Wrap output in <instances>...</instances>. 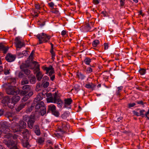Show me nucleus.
Masks as SVG:
<instances>
[{
	"mask_svg": "<svg viewBox=\"0 0 149 149\" xmlns=\"http://www.w3.org/2000/svg\"><path fill=\"white\" fill-rule=\"evenodd\" d=\"M37 111H36L34 112H32L30 116L25 115L23 116V120L24 121L27 122V126L31 129H32L33 127L34 123L37 117Z\"/></svg>",
	"mask_w": 149,
	"mask_h": 149,
	"instance_id": "nucleus-1",
	"label": "nucleus"
},
{
	"mask_svg": "<svg viewBox=\"0 0 149 149\" xmlns=\"http://www.w3.org/2000/svg\"><path fill=\"white\" fill-rule=\"evenodd\" d=\"M36 37L39 40V42L37 45L42 44L43 42H47L51 38L50 36H47L43 33L37 35Z\"/></svg>",
	"mask_w": 149,
	"mask_h": 149,
	"instance_id": "nucleus-2",
	"label": "nucleus"
},
{
	"mask_svg": "<svg viewBox=\"0 0 149 149\" xmlns=\"http://www.w3.org/2000/svg\"><path fill=\"white\" fill-rule=\"evenodd\" d=\"M26 127V122L22 120H20L17 125L14 128H13L14 132L21 131L22 129H25Z\"/></svg>",
	"mask_w": 149,
	"mask_h": 149,
	"instance_id": "nucleus-3",
	"label": "nucleus"
},
{
	"mask_svg": "<svg viewBox=\"0 0 149 149\" xmlns=\"http://www.w3.org/2000/svg\"><path fill=\"white\" fill-rule=\"evenodd\" d=\"M32 63L35 64V65L36 67V69L34 70V73H35L36 72L38 71L37 72L36 75V77L38 81H40L43 77V75L39 71L40 70V65L38 64V63L36 61H33Z\"/></svg>",
	"mask_w": 149,
	"mask_h": 149,
	"instance_id": "nucleus-4",
	"label": "nucleus"
},
{
	"mask_svg": "<svg viewBox=\"0 0 149 149\" xmlns=\"http://www.w3.org/2000/svg\"><path fill=\"white\" fill-rule=\"evenodd\" d=\"M6 93L8 95H15L19 93V91L13 86L10 85L6 89Z\"/></svg>",
	"mask_w": 149,
	"mask_h": 149,
	"instance_id": "nucleus-5",
	"label": "nucleus"
},
{
	"mask_svg": "<svg viewBox=\"0 0 149 149\" xmlns=\"http://www.w3.org/2000/svg\"><path fill=\"white\" fill-rule=\"evenodd\" d=\"M0 125L3 132L5 133H7L10 132L9 128L11 126V125L9 122L6 121H2L0 122Z\"/></svg>",
	"mask_w": 149,
	"mask_h": 149,
	"instance_id": "nucleus-6",
	"label": "nucleus"
},
{
	"mask_svg": "<svg viewBox=\"0 0 149 149\" xmlns=\"http://www.w3.org/2000/svg\"><path fill=\"white\" fill-rule=\"evenodd\" d=\"M51 111L52 113L56 117H58L60 115L58 111L56 109V107L54 105H49L48 106L47 113Z\"/></svg>",
	"mask_w": 149,
	"mask_h": 149,
	"instance_id": "nucleus-7",
	"label": "nucleus"
},
{
	"mask_svg": "<svg viewBox=\"0 0 149 149\" xmlns=\"http://www.w3.org/2000/svg\"><path fill=\"white\" fill-rule=\"evenodd\" d=\"M20 98V97L18 95H16L13 96L10 100L11 104L9 102L8 104V107L11 109L13 108L15 104L19 101Z\"/></svg>",
	"mask_w": 149,
	"mask_h": 149,
	"instance_id": "nucleus-8",
	"label": "nucleus"
},
{
	"mask_svg": "<svg viewBox=\"0 0 149 149\" xmlns=\"http://www.w3.org/2000/svg\"><path fill=\"white\" fill-rule=\"evenodd\" d=\"M26 98L24 97L23 98L22 102H20L19 104L16 109V110L17 111H19L23 108H24L26 105L28 106L29 104V102L26 101Z\"/></svg>",
	"mask_w": 149,
	"mask_h": 149,
	"instance_id": "nucleus-9",
	"label": "nucleus"
},
{
	"mask_svg": "<svg viewBox=\"0 0 149 149\" xmlns=\"http://www.w3.org/2000/svg\"><path fill=\"white\" fill-rule=\"evenodd\" d=\"M22 90L19 91L21 95H24L26 94L31 90L30 86L29 85H25L22 86Z\"/></svg>",
	"mask_w": 149,
	"mask_h": 149,
	"instance_id": "nucleus-10",
	"label": "nucleus"
},
{
	"mask_svg": "<svg viewBox=\"0 0 149 149\" xmlns=\"http://www.w3.org/2000/svg\"><path fill=\"white\" fill-rule=\"evenodd\" d=\"M15 41L16 45V47L17 48H21L24 45V44L21 42L19 38V37H16L15 38Z\"/></svg>",
	"mask_w": 149,
	"mask_h": 149,
	"instance_id": "nucleus-11",
	"label": "nucleus"
},
{
	"mask_svg": "<svg viewBox=\"0 0 149 149\" xmlns=\"http://www.w3.org/2000/svg\"><path fill=\"white\" fill-rule=\"evenodd\" d=\"M16 58V56L15 55H13L10 53H8L5 58L6 60L8 62H11L13 61Z\"/></svg>",
	"mask_w": 149,
	"mask_h": 149,
	"instance_id": "nucleus-12",
	"label": "nucleus"
},
{
	"mask_svg": "<svg viewBox=\"0 0 149 149\" xmlns=\"http://www.w3.org/2000/svg\"><path fill=\"white\" fill-rule=\"evenodd\" d=\"M30 61L29 59L25 61V63H22L20 66V68L21 70L24 69H26L27 68L30 66Z\"/></svg>",
	"mask_w": 149,
	"mask_h": 149,
	"instance_id": "nucleus-13",
	"label": "nucleus"
},
{
	"mask_svg": "<svg viewBox=\"0 0 149 149\" xmlns=\"http://www.w3.org/2000/svg\"><path fill=\"white\" fill-rule=\"evenodd\" d=\"M45 106V104L43 102L41 101L40 102H35V108L36 109L39 110L41 109Z\"/></svg>",
	"mask_w": 149,
	"mask_h": 149,
	"instance_id": "nucleus-14",
	"label": "nucleus"
},
{
	"mask_svg": "<svg viewBox=\"0 0 149 149\" xmlns=\"http://www.w3.org/2000/svg\"><path fill=\"white\" fill-rule=\"evenodd\" d=\"M11 99L9 96H6L3 97V99L1 100V102L2 103L4 104H7L8 106V104L10 102L11 104V102L10 101Z\"/></svg>",
	"mask_w": 149,
	"mask_h": 149,
	"instance_id": "nucleus-15",
	"label": "nucleus"
},
{
	"mask_svg": "<svg viewBox=\"0 0 149 149\" xmlns=\"http://www.w3.org/2000/svg\"><path fill=\"white\" fill-rule=\"evenodd\" d=\"M28 78L29 79L30 83L32 84L35 83L36 82V78L34 75L33 74H31L28 76Z\"/></svg>",
	"mask_w": 149,
	"mask_h": 149,
	"instance_id": "nucleus-16",
	"label": "nucleus"
},
{
	"mask_svg": "<svg viewBox=\"0 0 149 149\" xmlns=\"http://www.w3.org/2000/svg\"><path fill=\"white\" fill-rule=\"evenodd\" d=\"M35 132L37 135L39 136L40 134V130L39 126L38 125H35L34 127Z\"/></svg>",
	"mask_w": 149,
	"mask_h": 149,
	"instance_id": "nucleus-17",
	"label": "nucleus"
},
{
	"mask_svg": "<svg viewBox=\"0 0 149 149\" xmlns=\"http://www.w3.org/2000/svg\"><path fill=\"white\" fill-rule=\"evenodd\" d=\"M8 49V47L4 46L2 43H0V50L3 51V53H6Z\"/></svg>",
	"mask_w": 149,
	"mask_h": 149,
	"instance_id": "nucleus-18",
	"label": "nucleus"
},
{
	"mask_svg": "<svg viewBox=\"0 0 149 149\" xmlns=\"http://www.w3.org/2000/svg\"><path fill=\"white\" fill-rule=\"evenodd\" d=\"M22 133L24 138H27L30 134V132L27 129L24 130Z\"/></svg>",
	"mask_w": 149,
	"mask_h": 149,
	"instance_id": "nucleus-19",
	"label": "nucleus"
},
{
	"mask_svg": "<svg viewBox=\"0 0 149 149\" xmlns=\"http://www.w3.org/2000/svg\"><path fill=\"white\" fill-rule=\"evenodd\" d=\"M22 143L23 146L25 148H29L30 147L29 143L28 142L27 140H22Z\"/></svg>",
	"mask_w": 149,
	"mask_h": 149,
	"instance_id": "nucleus-20",
	"label": "nucleus"
},
{
	"mask_svg": "<svg viewBox=\"0 0 149 149\" xmlns=\"http://www.w3.org/2000/svg\"><path fill=\"white\" fill-rule=\"evenodd\" d=\"M35 103H33L31 104V105L28 107L26 109V112L27 113H29L34 108V107L35 106Z\"/></svg>",
	"mask_w": 149,
	"mask_h": 149,
	"instance_id": "nucleus-21",
	"label": "nucleus"
},
{
	"mask_svg": "<svg viewBox=\"0 0 149 149\" xmlns=\"http://www.w3.org/2000/svg\"><path fill=\"white\" fill-rule=\"evenodd\" d=\"M65 107H66V105H69L72 102V100L71 98H67L64 100Z\"/></svg>",
	"mask_w": 149,
	"mask_h": 149,
	"instance_id": "nucleus-22",
	"label": "nucleus"
},
{
	"mask_svg": "<svg viewBox=\"0 0 149 149\" xmlns=\"http://www.w3.org/2000/svg\"><path fill=\"white\" fill-rule=\"evenodd\" d=\"M56 102L58 104V106L59 107L61 108L62 107L63 104V102L61 99H58L56 101Z\"/></svg>",
	"mask_w": 149,
	"mask_h": 149,
	"instance_id": "nucleus-23",
	"label": "nucleus"
},
{
	"mask_svg": "<svg viewBox=\"0 0 149 149\" xmlns=\"http://www.w3.org/2000/svg\"><path fill=\"white\" fill-rule=\"evenodd\" d=\"M8 145V147L9 148H11L13 146H14L16 145L15 142L13 140H9V142Z\"/></svg>",
	"mask_w": 149,
	"mask_h": 149,
	"instance_id": "nucleus-24",
	"label": "nucleus"
},
{
	"mask_svg": "<svg viewBox=\"0 0 149 149\" xmlns=\"http://www.w3.org/2000/svg\"><path fill=\"white\" fill-rule=\"evenodd\" d=\"M85 29L87 31L91 32L95 30L96 28H95L93 29L92 30L91 29V28L90 27V24H86V25L85 27Z\"/></svg>",
	"mask_w": 149,
	"mask_h": 149,
	"instance_id": "nucleus-25",
	"label": "nucleus"
},
{
	"mask_svg": "<svg viewBox=\"0 0 149 149\" xmlns=\"http://www.w3.org/2000/svg\"><path fill=\"white\" fill-rule=\"evenodd\" d=\"M29 83V81L27 78H23L21 82V84L22 85H24L28 84Z\"/></svg>",
	"mask_w": 149,
	"mask_h": 149,
	"instance_id": "nucleus-26",
	"label": "nucleus"
},
{
	"mask_svg": "<svg viewBox=\"0 0 149 149\" xmlns=\"http://www.w3.org/2000/svg\"><path fill=\"white\" fill-rule=\"evenodd\" d=\"M22 71L24 72V74H25L26 76H29L30 75V74L31 73V71L27 69H24L23 70H22Z\"/></svg>",
	"mask_w": 149,
	"mask_h": 149,
	"instance_id": "nucleus-27",
	"label": "nucleus"
},
{
	"mask_svg": "<svg viewBox=\"0 0 149 149\" xmlns=\"http://www.w3.org/2000/svg\"><path fill=\"white\" fill-rule=\"evenodd\" d=\"M10 81L8 84L12 85H15L16 83V80L15 78H11L9 80Z\"/></svg>",
	"mask_w": 149,
	"mask_h": 149,
	"instance_id": "nucleus-28",
	"label": "nucleus"
},
{
	"mask_svg": "<svg viewBox=\"0 0 149 149\" xmlns=\"http://www.w3.org/2000/svg\"><path fill=\"white\" fill-rule=\"evenodd\" d=\"M76 76L78 78L81 79H83L85 77V76L81 72H78Z\"/></svg>",
	"mask_w": 149,
	"mask_h": 149,
	"instance_id": "nucleus-29",
	"label": "nucleus"
},
{
	"mask_svg": "<svg viewBox=\"0 0 149 149\" xmlns=\"http://www.w3.org/2000/svg\"><path fill=\"white\" fill-rule=\"evenodd\" d=\"M46 109L44 106L40 109V113L42 116H43L46 113Z\"/></svg>",
	"mask_w": 149,
	"mask_h": 149,
	"instance_id": "nucleus-30",
	"label": "nucleus"
},
{
	"mask_svg": "<svg viewBox=\"0 0 149 149\" xmlns=\"http://www.w3.org/2000/svg\"><path fill=\"white\" fill-rule=\"evenodd\" d=\"M42 99V97H41L40 95H37L36 98L33 101V103H35V102H38L40 101Z\"/></svg>",
	"mask_w": 149,
	"mask_h": 149,
	"instance_id": "nucleus-31",
	"label": "nucleus"
},
{
	"mask_svg": "<svg viewBox=\"0 0 149 149\" xmlns=\"http://www.w3.org/2000/svg\"><path fill=\"white\" fill-rule=\"evenodd\" d=\"M69 114V113L68 111H65L61 115V117L63 119L65 118L68 116Z\"/></svg>",
	"mask_w": 149,
	"mask_h": 149,
	"instance_id": "nucleus-32",
	"label": "nucleus"
},
{
	"mask_svg": "<svg viewBox=\"0 0 149 149\" xmlns=\"http://www.w3.org/2000/svg\"><path fill=\"white\" fill-rule=\"evenodd\" d=\"M91 61V59L88 57L86 58L84 60L85 63L87 65H90Z\"/></svg>",
	"mask_w": 149,
	"mask_h": 149,
	"instance_id": "nucleus-33",
	"label": "nucleus"
},
{
	"mask_svg": "<svg viewBox=\"0 0 149 149\" xmlns=\"http://www.w3.org/2000/svg\"><path fill=\"white\" fill-rule=\"evenodd\" d=\"M44 141V139L42 137H40L36 140V142L39 144H41Z\"/></svg>",
	"mask_w": 149,
	"mask_h": 149,
	"instance_id": "nucleus-34",
	"label": "nucleus"
},
{
	"mask_svg": "<svg viewBox=\"0 0 149 149\" xmlns=\"http://www.w3.org/2000/svg\"><path fill=\"white\" fill-rule=\"evenodd\" d=\"M13 115V113L10 112H6L5 114V116L8 118L12 117Z\"/></svg>",
	"mask_w": 149,
	"mask_h": 149,
	"instance_id": "nucleus-35",
	"label": "nucleus"
},
{
	"mask_svg": "<svg viewBox=\"0 0 149 149\" xmlns=\"http://www.w3.org/2000/svg\"><path fill=\"white\" fill-rule=\"evenodd\" d=\"M18 76L20 78H23L25 76L24 75V73L21 70V71L19 72L18 74Z\"/></svg>",
	"mask_w": 149,
	"mask_h": 149,
	"instance_id": "nucleus-36",
	"label": "nucleus"
},
{
	"mask_svg": "<svg viewBox=\"0 0 149 149\" xmlns=\"http://www.w3.org/2000/svg\"><path fill=\"white\" fill-rule=\"evenodd\" d=\"M95 87V85H91L89 84H86L85 85V87L87 88H91L93 90L94 89V88Z\"/></svg>",
	"mask_w": 149,
	"mask_h": 149,
	"instance_id": "nucleus-37",
	"label": "nucleus"
},
{
	"mask_svg": "<svg viewBox=\"0 0 149 149\" xmlns=\"http://www.w3.org/2000/svg\"><path fill=\"white\" fill-rule=\"evenodd\" d=\"M99 43V41L98 40H95L92 43L93 46L94 47H96Z\"/></svg>",
	"mask_w": 149,
	"mask_h": 149,
	"instance_id": "nucleus-38",
	"label": "nucleus"
},
{
	"mask_svg": "<svg viewBox=\"0 0 149 149\" xmlns=\"http://www.w3.org/2000/svg\"><path fill=\"white\" fill-rule=\"evenodd\" d=\"M29 92V93L28 94L26 95V97H27L28 99L29 98V97H30L33 94V92L31 91V90Z\"/></svg>",
	"mask_w": 149,
	"mask_h": 149,
	"instance_id": "nucleus-39",
	"label": "nucleus"
},
{
	"mask_svg": "<svg viewBox=\"0 0 149 149\" xmlns=\"http://www.w3.org/2000/svg\"><path fill=\"white\" fill-rule=\"evenodd\" d=\"M51 12L53 13L56 14L57 15H58L60 14L59 11L56 9H54Z\"/></svg>",
	"mask_w": 149,
	"mask_h": 149,
	"instance_id": "nucleus-40",
	"label": "nucleus"
},
{
	"mask_svg": "<svg viewBox=\"0 0 149 149\" xmlns=\"http://www.w3.org/2000/svg\"><path fill=\"white\" fill-rule=\"evenodd\" d=\"M57 94L56 92H55L54 94V96L53 98L54 100V103L56 102V101H57V99H58L57 98Z\"/></svg>",
	"mask_w": 149,
	"mask_h": 149,
	"instance_id": "nucleus-41",
	"label": "nucleus"
},
{
	"mask_svg": "<svg viewBox=\"0 0 149 149\" xmlns=\"http://www.w3.org/2000/svg\"><path fill=\"white\" fill-rule=\"evenodd\" d=\"M139 72L141 75H143L145 73L146 70L143 69H141L139 70Z\"/></svg>",
	"mask_w": 149,
	"mask_h": 149,
	"instance_id": "nucleus-42",
	"label": "nucleus"
},
{
	"mask_svg": "<svg viewBox=\"0 0 149 149\" xmlns=\"http://www.w3.org/2000/svg\"><path fill=\"white\" fill-rule=\"evenodd\" d=\"M123 87L120 86L118 87V90L116 92L117 95H120V92L121 90L122 89Z\"/></svg>",
	"mask_w": 149,
	"mask_h": 149,
	"instance_id": "nucleus-43",
	"label": "nucleus"
},
{
	"mask_svg": "<svg viewBox=\"0 0 149 149\" xmlns=\"http://www.w3.org/2000/svg\"><path fill=\"white\" fill-rule=\"evenodd\" d=\"M3 73L4 74L6 75L9 74L10 73L9 70H8L3 69Z\"/></svg>",
	"mask_w": 149,
	"mask_h": 149,
	"instance_id": "nucleus-44",
	"label": "nucleus"
},
{
	"mask_svg": "<svg viewBox=\"0 0 149 149\" xmlns=\"http://www.w3.org/2000/svg\"><path fill=\"white\" fill-rule=\"evenodd\" d=\"M5 109L2 108L0 109V116H2L3 115L5 112Z\"/></svg>",
	"mask_w": 149,
	"mask_h": 149,
	"instance_id": "nucleus-45",
	"label": "nucleus"
},
{
	"mask_svg": "<svg viewBox=\"0 0 149 149\" xmlns=\"http://www.w3.org/2000/svg\"><path fill=\"white\" fill-rule=\"evenodd\" d=\"M50 52L52 54V59L54 60V57L55 56V54L54 52V50H50Z\"/></svg>",
	"mask_w": 149,
	"mask_h": 149,
	"instance_id": "nucleus-46",
	"label": "nucleus"
},
{
	"mask_svg": "<svg viewBox=\"0 0 149 149\" xmlns=\"http://www.w3.org/2000/svg\"><path fill=\"white\" fill-rule=\"evenodd\" d=\"M34 51H32L31 52V53L30 55L29 56V58H28V59H29V60H30V59H31L32 60L33 59V56L34 54Z\"/></svg>",
	"mask_w": 149,
	"mask_h": 149,
	"instance_id": "nucleus-47",
	"label": "nucleus"
},
{
	"mask_svg": "<svg viewBox=\"0 0 149 149\" xmlns=\"http://www.w3.org/2000/svg\"><path fill=\"white\" fill-rule=\"evenodd\" d=\"M49 84V82L47 81H46L43 84V86L45 88H46L48 86Z\"/></svg>",
	"mask_w": 149,
	"mask_h": 149,
	"instance_id": "nucleus-48",
	"label": "nucleus"
},
{
	"mask_svg": "<svg viewBox=\"0 0 149 149\" xmlns=\"http://www.w3.org/2000/svg\"><path fill=\"white\" fill-rule=\"evenodd\" d=\"M8 132L7 134L5 135V137L7 138L8 139L9 138H11V139L12 136V134L8 133Z\"/></svg>",
	"mask_w": 149,
	"mask_h": 149,
	"instance_id": "nucleus-49",
	"label": "nucleus"
},
{
	"mask_svg": "<svg viewBox=\"0 0 149 149\" xmlns=\"http://www.w3.org/2000/svg\"><path fill=\"white\" fill-rule=\"evenodd\" d=\"M43 69L46 71V74H48V72H49V71L50 70L48 68V67H42Z\"/></svg>",
	"mask_w": 149,
	"mask_h": 149,
	"instance_id": "nucleus-50",
	"label": "nucleus"
},
{
	"mask_svg": "<svg viewBox=\"0 0 149 149\" xmlns=\"http://www.w3.org/2000/svg\"><path fill=\"white\" fill-rule=\"evenodd\" d=\"M136 102L139 104H141L142 105H143L144 104H146V103L143 102L142 100L141 101H136Z\"/></svg>",
	"mask_w": 149,
	"mask_h": 149,
	"instance_id": "nucleus-51",
	"label": "nucleus"
},
{
	"mask_svg": "<svg viewBox=\"0 0 149 149\" xmlns=\"http://www.w3.org/2000/svg\"><path fill=\"white\" fill-rule=\"evenodd\" d=\"M145 111V110H141L139 113L140 116H141L142 117L144 116V112Z\"/></svg>",
	"mask_w": 149,
	"mask_h": 149,
	"instance_id": "nucleus-52",
	"label": "nucleus"
},
{
	"mask_svg": "<svg viewBox=\"0 0 149 149\" xmlns=\"http://www.w3.org/2000/svg\"><path fill=\"white\" fill-rule=\"evenodd\" d=\"M53 101H54V100L52 97H50L47 99V101L48 102H53Z\"/></svg>",
	"mask_w": 149,
	"mask_h": 149,
	"instance_id": "nucleus-53",
	"label": "nucleus"
},
{
	"mask_svg": "<svg viewBox=\"0 0 149 149\" xmlns=\"http://www.w3.org/2000/svg\"><path fill=\"white\" fill-rule=\"evenodd\" d=\"M9 140H6V139H4L3 141V143H4L7 146H8V143L9 142Z\"/></svg>",
	"mask_w": 149,
	"mask_h": 149,
	"instance_id": "nucleus-54",
	"label": "nucleus"
},
{
	"mask_svg": "<svg viewBox=\"0 0 149 149\" xmlns=\"http://www.w3.org/2000/svg\"><path fill=\"white\" fill-rule=\"evenodd\" d=\"M135 105L136 104L135 103H129L128 104V107L130 108L131 107H134Z\"/></svg>",
	"mask_w": 149,
	"mask_h": 149,
	"instance_id": "nucleus-55",
	"label": "nucleus"
},
{
	"mask_svg": "<svg viewBox=\"0 0 149 149\" xmlns=\"http://www.w3.org/2000/svg\"><path fill=\"white\" fill-rule=\"evenodd\" d=\"M18 137V136L16 134L13 135L12 134V136L11 139H17V138Z\"/></svg>",
	"mask_w": 149,
	"mask_h": 149,
	"instance_id": "nucleus-56",
	"label": "nucleus"
},
{
	"mask_svg": "<svg viewBox=\"0 0 149 149\" xmlns=\"http://www.w3.org/2000/svg\"><path fill=\"white\" fill-rule=\"evenodd\" d=\"M86 71L89 73H90L92 71V69L90 67H88L86 70Z\"/></svg>",
	"mask_w": 149,
	"mask_h": 149,
	"instance_id": "nucleus-57",
	"label": "nucleus"
},
{
	"mask_svg": "<svg viewBox=\"0 0 149 149\" xmlns=\"http://www.w3.org/2000/svg\"><path fill=\"white\" fill-rule=\"evenodd\" d=\"M54 73V70H52L50 71L49 72V75L50 76H51L52 75H53L52 74Z\"/></svg>",
	"mask_w": 149,
	"mask_h": 149,
	"instance_id": "nucleus-58",
	"label": "nucleus"
},
{
	"mask_svg": "<svg viewBox=\"0 0 149 149\" xmlns=\"http://www.w3.org/2000/svg\"><path fill=\"white\" fill-rule=\"evenodd\" d=\"M104 49L105 50L107 49L108 48V44L107 43H104Z\"/></svg>",
	"mask_w": 149,
	"mask_h": 149,
	"instance_id": "nucleus-59",
	"label": "nucleus"
},
{
	"mask_svg": "<svg viewBox=\"0 0 149 149\" xmlns=\"http://www.w3.org/2000/svg\"><path fill=\"white\" fill-rule=\"evenodd\" d=\"M48 4L49 6L53 8L54 6V4L53 2H51L50 3H49Z\"/></svg>",
	"mask_w": 149,
	"mask_h": 149,
	"instance_id": "nucleus-60",
	"label": "nucleus"
},
{
	"mask_svg": "<svg viewBox=\"0 0 149 149\" xmlns=\"http://www.w3.org/2000/svg\"><path fill=\"white\" fill-rule=\"evenodd\" d=\"M58 130L61 132V133L63 134L65 132V131L64 130V129L62 128L58 129Z\"/></svg>",
	"mask_w": 149,
	"mask_h": 149,
	"instance_id": "nucleus-61",
	"label": "nucleus"
},
{
	"mask_svg": "<svg viewBox=\"0 0 149 149\" xmlns=\"http://www.w3.org/2000/svg\"><path fill=\"white\" fill-rule=\"evenodd\" d=\"M62 128L64 129V130L66 132V131L68 129L67 127L65 125H63L62 126Z\"/></svg>",
	"mask_w": 149,
	"mask_h": 149,
	"instance_id": "nucleus-62",
	"label": "nucleus"
},
{
	"mask_svg": "<svg viewBox=\"0 0 149 149\" xmlns=\"http://www.w3.org/2000/svg\"><path fill=\"white\" fill-rule=\"evenodd\" d=\"M63 134H62L61 133H58L56 134V136L58 137H62V135Z\"/></svg>",
	"mask_w": 149,
	"mask_h": 149,
	"instance_id": "nucleus-63",
	"label": "nucleus"
},
{
	"mask_svg": "<svg viewBox=\"0 0 149 149\" xmlns=\"http://www.w3.org/2000/svg\"><path fill=\"white\" fill-rule=\"evenodd\" d=\"M133 113L134 114L136 115L137 116H140L139 113L137 112L136 111H133Z\"/></svg>",
	"mask_w": 149,
	"mask_h": 149,
	"instance_id": "nucleus-64",
	"label": "nucleus"
}]
</instances>
